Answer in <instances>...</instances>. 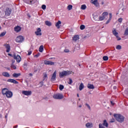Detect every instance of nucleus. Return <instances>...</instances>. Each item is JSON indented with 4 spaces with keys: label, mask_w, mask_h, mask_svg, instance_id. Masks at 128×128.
<instances>
[{
    "label": "nucleus",
    "mask_w": 128,
    "mask_h": 128,
    "mask_svg": "<svg viewBox=\"0 0 128 128\" xmlns=\"http://www.w3.org/2000/svg\"><path fill=\"white\" fill-rule=\"evenodd\" d=\"M114 116L118 122L122 123L124 122V116L120 114H114Z\"/></svg>",
    "instance_id": "obj_1"
},
{
    "label": "nucleus",
    "mask_w": 128,
    "mask_h": 128,
    "mask_svg": "<svg viewBox=\"0 0 128 128\" xmlns=\"http://www.w3.org/2000/svg\"><path fill=\"white\" fill-rule=\"evenodd\" d=\"M72 74V72L70 71H63L60 73L59 76L60 78H63V76H70Z\"/></svg>",
    "instance_id": "obj_2"
},
{
    "label": "nucleus",
    "mask_w": 128,
    "mask_h": 128,
    "mask_svg": "<svg viewBox=\"0 0 128 128\" xmlns=\"http://www.w3.org/2000/svg\"><path fill=\"white\" fill-rule=\"evenodd\" d=\"M112 34H114V36L116 37V38H117V40H122V38H120L118 36V32H116V29L114 28L112 30Z\"/></svg>",
    "instance_id": "obj_3"
},
{
    "label": "nucleus",
    "mask_w": 128,
    "mask_h": 128,
    "mask_svg": "<svg viewBox=\"0 0 128 128\" xmlns=\"http://www.w3.org/2000/svg\"><path fill=\"white\" fill-rule=\"evenodd\" d=\"M53 98L55 100H62V98H64V95H62V94L58 93L54 94L53 96Z\"/></svg>",
    "instance_id": "obj_4"
},
{
    "label": "nucleus",
    "mask_w": 128,
    "mask_h": 128,
    "mask_svg": "<svg viewBox=\"0 0 128 128\" xmlns=\"http://www.w3.org/2000/svg\"><path fill=\"white\" fill-rule=\"evenodd\" d=\"M4 14H5L6 16H10V14H12V9L10 8H6L4 10Z\"/></svg>",
    "instance_id": "obj_5"
},
{
    "label": "nucleus",
    "mask_w": 128,
    "mask_h": 128,
    "mask_svg": "<svg viewBox=\"0 0 128 128\" xmlns=\"http://www.w3.org/2000/svg\"><path fill=\"white\" fill-rule=\"evenodd\" d=\"M24 38V37L22 36H18L16 38V42H22Z\"/></svg>",
    "instance_id": "obj_6"
},
{
    "label": "nucleus",
    "mask_w": 128,
    "mask_h": 128,
    "mask_svg": "<svg viewBox=\"0 0 128 128\" xmlns=\"http://www.w3.org/2000/svg\"><path fill=\"white\" fill-rule=\"evenodd\" d=\"M44 64L48 66H54V62L52 61L44 60Z\"/></svg>",
    "instance_id": "obj_7"
},
{
    "label": "nucleus",
    "mask_w": 128,
    "mask_h": 128,
    "mask_svg": "<svg viewBox=\"0 0 128 128\" xmlns=\"http://www.w3.org/2000/svg\"><path fill=\"white\" fill-rule=\"evenodd\" d=\"M56 78V70H55L51 78V82H54Z\"/></svg>",
    "instance_id": "obj_8"
},
{
    "label": "nucleus",
    "mask_w": 128,
    "mask_h": 128,
    "mask_svg": "<svg viewBox=\"0 0 128 128\" xmlns=\"http://www.w3.org/2000/svg\"><path fill=\"white\" fill-rule=\"evenodd\" d=\"M35 34H36V36H42V30L40 28H37L35 32Z\"/></svg>",
    "instance_id": "obj_9"
},
{
    "label": "nucleus",
    "mask_w": 128,
    "mask_h": 128,
    "mask_svg": "<svg viewBox=\"0 0 128 128\" xmlns=\"http://www.w3.org/2000/svg\"><path fill=\"white\" fill-rule=\"evenodd\" d=\"M14 60H16V62H20V60H22V58H20V56L18 55H17L16 56L14 55Z\"/></svg>",
    "instance_id": "obj_10"
},
{
    "label": "nucleus",
    "mask_w": 128,
    "mask_h": 128,
    "mask_svg": "<svg viewBox=\"0 0 128 128\" xmlns=\"http://www.w3.org/2000/svg\"><path fill=\"white\" fill-rule=\"evenodd\" d=\"M4 46H5L6 48V52H10V46L8 44H4Z\"/></svg>",
    "instance_id": "obj_11"
},
{
    "label": "nucleus",
    "mask_w": 128,
    "mask_h": 128,
    "mask_svg": "<svg viewBox=\"0 0 128 128\" xmlns=\"http://www.w3.org/2000/svg\"><path fill=\"white\" fill-rule=\"evenodd\" d=\"M80 40V36L78 35H75L72 38L73 42H78Z\"/></svg>",
    "instance_id": "obj_12"
},
{
    "label": "nucleus",
    "mask_w": 128,
    "mask_h": 128,
    "mask_svg": "<svg viewBox=\"0 0 128 128\" xmlns=\"http://www.w3.org/2000/svg\"><path fill=\"white\" fill-rule=\"evenodd\" d=\"M22 94L25 96H30L32 94V91H22Z\"/></svg>",
    "instance_id": "obj_13"
},
{
    "label": "nucleus",
    "mask_w": 128,
    "mask_h": 128,
    "mask_svg": "<svg viewBox=\"0 0 128 128\" xmlns=\"http://www.w3.org/2000/svg\"><path fill=\"white\" fill-rule=\"evenodd\" d=\"M6 96L7 98H12V92L8 90L7 92L6 93Z\"/></svg>",
    "instance_id": "obj_14"
},
{
    "label": "nucleus",
    "mask_w": 128,
    "mask_h": 128,
    "mask_svg": "<svg viewBox=\"0 0 128 128\" xmlns=\"http://www.w3.org/2000/svg\"><path fill=\"white\" fill-rule=\"evenodd\" d=\"M8 82H12V84H18V82L14 80V79H8Z\"/></svg>",
    "instance_id": "obj_15"
},
{
    "label": "nucleus",
    "mask_w": 128,
    "mask_h": 128,
    "mask_svg": "<svg viewBox=\"0 0 128 128\" xmlns=\"http://www.w3.org/2000/svg\"><path fill=\"white\" fill-rule=\"evenodd\" d=\"M86 128H92L93 126V124L92 122H88L86 124Z\"/></svg>",
    "instance_id": "obj_16"
},
{
    "label": "nucleus",
    "mask_w": 128,
    "mask_h": 128,
    "mask_svg": "<svg viewBox=\"0 0 128 128\" xmlns=\"http://www.w3.org/2000/svg\"><path fill=\"white\" fill-rule=\"evenodd\" d=\"M92 4H94L96 6H98V0H91Z\"/></svg>",
    "instance_id": "obj_17"
},
{
    "label": "nucleus",
    "mask_w": 128,
    "mask_h": 128,
    "mask_svg": "<svg viewBox=\"0 0 128 128\" xmlns=\"http://www.w3.org/2000/svg\"><path fill=\"white\" fill-rule=\"evenodd\" d=\"M60 24H62V22L60 20H58L56 24V26L57 28H60Z\"/></svg>",
    "instance_id": "obj_18"
},
{
    "label": "nucleus",
    "mask_w": 128,
    "mask_h": 128,
    "mask_svg": "<svg viewBox=\"0 0 128 128\" xmlns=\"http://www.w3.org/2000/svg\"><path fill=\"white\" fill-rule=\"evenodd\" d=\"M8 88H4V89H2V94L4 96V94H6V93L8 92Z\"/></svg>",
    "instance_id": "obj_19"
},
{
    "label": "nucleus",
    "mask_w": 128,
    "mask_h": 128,
    "mask_svg": "<svg viewBox=\"0 0 128 128\" xmlns=\"http://www.w3.org/2000/svg\"><path fill=\"white\" fill-rule=\"evenodd\" d=\"M6 14L4 13V11L2 12L0 11V18H6Z\"/></svg>",
    "instance_id": "obj_20"
},
{
    "label": "nucleus",
    "mask_w": 128,
    "mask_h": 128,
    "mask_svg": "<svg viewBox=\"0 0 128 128\" xmlns=\"http://www.w3.org/2000/svg\"><path fill=\"white\" fill-rule=\"evenodd\" d=\"M87 88H90V90H94V86L92 84H88L87 86Z\"/></svg>",
    "instance_id": "obj_21"
},
{
    "label": "nucleus",
    "mask_w": 128,
    "mask_h": 128,
    "mask_svg": "<svg viewBox=\"0 0 128 128\" xmlns=\"http://www.w3.org/2000/svg\"><path fill=\"white\" fill-rule=\"evenodd\" d=\"M104 126H106V128L108 127V123L106 122V120H104L103 124H102Z\"/></svg>",
    "instance_id": "obj_22"
},
{
    "label": "nucleus",
    "mask_w": 128,
    "mask_h": 128,
    "mask_svg": "<svg viewBox=\"0 0 128 128\" xmlns=\"http://www.w3.org/2000/svg\"><path fill=\"white\" fill-rule=\"evenodd\" d=\"M20 30H21L20 27L19 26H17L14 28V30L17 32H20Z\"/></svg>",
    "instance_id": "obj_23"
},
{
    "label": "nucleus",
    "mask_w": 128,
    "mask_h": 128,
    "mask_svg": "<svg viewBox=\"0 0 128 128\" xmlns=\"http://www.w3.org/2000/svg\"><path fill=\"white\" fill-rule=\"evenodd\" d=\"M2 74L4 76H6V78H9L10 76V74L8 72H4Z\"/></svg>",
    "instance_id": "obj_24"
},
{
    "label": "nucleus",
    "mask_w": 128,
    "mask_h": 128,
    "mask_svg": "<svg viewBox=\"0 0 128 128\" xmlns=\"http://www.w3.org/2000/svg\"><path fill=\"white\" fill-rule=\"evenodd\" d=\"M20 76V73L16 74V73H14L12 74V76L14 78H18V76Z\"/></svg>",
    "instance_id": "obj_25"
},
{
    "label": "nucleus",
    "mask_w": 128,
    "mask_h": 128,
    "mask_svg": "<svg viewBox=\"0 0 128 128\" xmlns=\"http://www.w3.org/2000/svg\"><path fill=\"white\" fill-rule=\"evenodd\" d=\"M23 2H26V4H32V0H23Z\"/></svg>",
    "instance_id": "obj_26"
},
{
    "label": "nucleus",
    "mask_w": 128,
    "mask_h": 128,
    "mask_svg": "<svg viewBox=\"0 0 128 128\" xmlns=\"http://www.w3.org/2000/svg\"><path fill=\"white\" fill-rule=\"evenodd\" d=\"M93 20H95V21H98V15H94V16H93Z\"/></svg>",
    "instance_id": "obj_27"
},
{
    "label": "nucleus",
    "mask_w": 128,
    "mask_h": 128,
    "mask_svg": "<svg viewBox=\"0 0 128 128\" xmlns=\"http://www.w3.org/2000/svg\"><path fill=\"white\" fill-rule=\"evenodd\" d=\"M84 88V84L82 83H81L79 86V90H82Z\"/></svg>",
    "instance_id": "obj_28"
},
{
    "label": "nucleus",
    "mask_w": 128,
    "mask_h": 128,
    "mask_svg": "<svg viewBox=\"0 0 128 128\" xmlns=\"http://www.w3.org/2000/svg\"><path fill=\"white\" fill-rule=\"evenodd\" d=\"M40 52H44V46L42 45L40 46V47L39 48V50H38Z\"/></svg>",
    "instance_id": "obj_29"
},
{
    "label": "nucleus",
    "mask_w": 128,
    "mask_h": 128,
    "mask_svg": "<svg viewBox=\"0 0 128 128\" xmlns=\"http://www.w3.org/2000/svg\"><path fill=\"white\" fill-rule=\"evenodd\" d=\"M45 24L48 26H52V22H50V21H46Z\"/></svg>",
    "instance_id": "obj_30"
},
{
    "label": "nucleus",
    "mask_w": 128,
    "mask_h": 128,
    "mask_svg": "<svg viewBox=\"0 0 128 128\" xmlns=\"http://www.w3.org/2000/svg\"><path fill=\"white\" fill-rule=\"evenodd\" d=\"M102 16L103 17H104L106 18V16H108V12H104L102 13Z\"/></svg>",
    "instance_id": "obj_31"
},
{
    "label": "nucleus",
    "mask_w": 128,
    "mask_h": 128,
    "mask_svg": "<svg viewBox=\"0 0 128 128\" xmlns=\"http://www.w3.org/2000/svg\"><path fill=\"white\" fill-rule=\"evenodd\" d=\"M67 10H72V5L70 4L67 6Z\"/></svg>",
    "instance_id": "obj_32"
},
{
    "label": "nucleus",
    "mask_w": 128,
    "mask_h": 128,
    "mask_svg": "<svg viewBox=\"0 0 128 128\" xmlns=\"http://www.w3.org/2000/svg\"><path fill=\"white\" fill-rule=\"evenodd\" d=\"M124 36H128V28H127L124 32Z\"/></svg>",
    "instance_id": "obj_33"
},
{
    "label": "nucleus",
    "mask_w": 128,
    "mask_h": 128,
    "mask_svg": "<svg viewBox=\"0 0 128 128\" xmlns=\"http://www.w3.org/2000/svg\"><path fill=\"white\" fill-rule=\"evenodd\" d=\"M80 8L83 10H86V6L85 4L82 5Z\"/></svg>",
    "instance_id": "obj_34"
},
{
    "label": "nucleus",
    "mask_w": 128,
    "mask_h": 128,
    "mask_svg": "<svg viewBox=\"0 0 128 128\" xmlns=\"http://www.w3.org/2000/svg\"><path fill=\"white\" fill-rule=\"evenodd\" d=\"M86 28V26L84 25H81L80 26V30H84Z\"/></svg>",
    "instance_id": "obj_35"
},
{
    "label": "nucleus",
    "mask_w": 128,
    "mask_h": 128,
    "mask_svg": "<svg viewBox=\"0 0 128 128\" xmlns=\"http://www.w3.org/2000/svg\"><path fill=\"white\" fill-rule=\"evenodd\" d=\"M59 88L60 90H64V85L60 84L59 86Z\"/></svg>",
    "instance_id": "obj_36"
},
{
    "label": "nucleus",
    "mask_w": 128,
    "mask_h": 128,
    "mask_svg": "<svg viewBox=\"0 0 128 128\" xmlns=\"http://www.w3.org/2000/svg\"><path fill=\"white\" fill-rule=\"evenodd\" d=\"M104 17H103V16H100V17H98V20H104Z\"/></svg>",
    "instance_id": "obj_37"
},
{
    "label": "nucleus",
    "mask_w": 128,
    "mask_h": 128,
    "mask_svg": "<svg viewBox=\"0 0 128 128\" xmlns=\"http://www.w3.org/2000/svg\"><path fill=\"white\" fill-rule=\"evenodd\" d=\"M28 62H24V70H26V66H28Z\"/></svg>",
    "instance_id": "obj_38"
},
{
    "label": "nucleus",
    "mask_w": 128,
    "mask_h": 128,
    "mask_svg": "<svg viewBox=\"0 0 128 128\" xmlns=\"http://www.w3.org/2000/svg\"><path fill=\"white\" fill-rule=\"evenodd\" d=\"M6 32H2V33H1V34H0V36H6Z\"/></svg>",
    "instance_id": "obj_39"
},
{
    "label": "nucleus",
    "mask_w": 128,
    "mask_h": 128,
    "mask_svg": "<svg viewBox=\"0 0 128 128\" xmlns=\"http://www.w3.org/2000/svg\"><path fill=\"white\" fill-rule=\"evenodd\" d=\"M116 50H122V46L120 45H118L116 46Z\"/></svg>",
    "instance_id": "obj_40"
},
{
    "label": "nucleus",
    "mask_w": 128,
    "mask_h": 128,
    "mask_svg": "<svg viewBox=\"0 0 128 128\" xmlns=\"http://www.w3.org/2000/svg\"><path fill=\"white\" fill-rule=\"evenodd\" d=\"M104 60H108V56H104L103 57Z\"/></svg>",
    "instance_id": "obj_41"
},
{
    "label": "nucleus",
    "mask_w": 128,
    "mask_h": 128,
    "mask_svg": "<svg viewBox=\"0 0 128 128\" xmlns=\"http://www.w3.org/2000/svg\"><path fill=\"white\" fill-rule=\"evenodd\" d=\"M68 80L69 82H68V84H72V78H69Z\"/></svg>",
    "instance_id": "obj_42"
},
{
    "label": "nucleus",
    "mask_w": 128,
    "mask_h": 128,
    "mask_svg": "<svg viewBox=\"0 0 128 128\" xmlns=\"http://www.w3.org/2000/svg\"><path fill=\"white\" fill-rule=\"evenodd\" d=\"M11 68H14V70L16 69V66L14 65V64H12Z\"/></svg>",
    "instance_id": "obj_43"
},
{
    "label": "nucleus",
    "mask_w": 128,
    "mask_h": 128,
    "mask_svg": "<svg viewBox=\"0 0 128 128\" xmlns=\"http://www.w3.org/2000/svg\"><path fill=\"white\" fill-rule=\"evenodd\" d=\"M43 85H44V82H40V84H38L39 88H42V86Z\"/></svg>",
    "instance_id": "obj_44"
},
{
    "label": "nucleus",
    "mask_w": 128,
    "mask_h": 128,
    "mask_svg": "<svg viewBox=\"0 0 128 128\" xmlns=\"http://www.w3.org/2000/svg\"><path fill=\"white\" fill-rule=\"evenodd\" d=\"M118 22H120V24H122V18H120L118 19Z\"/></svg>",
    "instance_id": "obj_45"
},
{
    "label": "nucleus",
    "mask_w": 128,
    "mask_h": 128,
    "mask_svg": "<svg viewBox=\"0 0 128 128\" xmlns=\"http://www.w3.org/2000/svg\"><path fill=\"white\" fill-rule=\"evenodd\" d=\"M42 8L43 10H46V5L43 4L42 6Z\"/></svg>",
    "instance_id": "obj_46"
},
{
    "label": "nucleus",
    "mask_w": 128,
    "mask_h": 128,
    "mask_svg": "<svg viewBox=\"0 0 128 128\" xmlns=\"http://www.w3.org/2000/svg\"><path fill=\"white\" fill-rule=\"evenodd\" d=\"M40 54L38 53L37 54L35 55L34 56V58H38L40 56Z\"/></svg>",
    "instance_id": "obj_47"
},
{
    "label": "nucleus",
    "mask_w": 128,
    "mask_h": 128,
    "mask_svg": "<svg viewBox=\"0 0 128 128\" xmlns=\"http://www.w3.org/2000/svg\"><path fill=\"white\" fill-rule=\"evenodd\" d=\"M86 106L88 108L89 110H90V105H89L88 104H86Z\"/></svg>",
    "instance_id": "obj_48"
},
{
    "label": "nucleus",
    "mask_w": 128,
    "mask_h": 128,
    "mask_svg": "<svg viewBox=\"0 0 128 128\" xmlns=\"http://www.w3.org/2000/svg\"><path fill=\"white\" fill-rule=\"evenodd\" d=\"M64 52H70V50L66 49L64 50Z\"/></svg>",
    "instance_id": "obj_49"
},
{
    "label": "nucleus",
    "mask_w": 128,
    "mask_h": 128,
    "mask_svg": "<svg viewBox=\"0 0 128 128\" xmlns=\"http://www.w3.org/2000/svg\"><path fill=\"white\" fill-rule=\"evenodd\" d=\"M109 16H110L109 20H112V13H110Z\"/></svg>",
    "instance_id": "obj_50"
},
{
    "label": "nucleus",
    "mask_w": 128,
    "mask_h": 128,
    "mask_svg": "<svg viewBox=\"0 0 128 128\" xmlns=\"http://www.w3.org/2000/svg\"><path fill=\"white\" fill-rule=\"evenodd\" d=\"M110 20H112L110 19H108L107 22H106V24H108L110 23Z\"/></svg>",
    "instance_id": "obj_51"
},
{
    "label": "nucleus",
    "mask_w": 128,
    "mask_h": 128,
    "mask_svg": "<svg viewBox=\"0 0 128 128\" xmlns=\"http://www.w3.org/2000/svg\"><path fill=\"white\" fill-rule=\"evenodd\" d=\"M90 38V35L88 34L84 36V38Z\"/></svg>",
    "instance_id": "obj_52"
},
{
    "label": "nucleus",
    "mask_w": 128,
    "mask_h": 128,
    "mask_svg": "<svg viewBox=\"0 0 128 128\" xmlns=\"http://www.w3.org/2000/svg\"><path fill=\"white\" fill-rule=\"evenodd\" d=\"M32 51H28V56H30L32 54Z\"/></svg>",
    "instance_id": "obj_53"
},
{
    "label": "nucleus",
    "mask_w": 128,
    "mask_h": 128,
    "mask_svg": "<svg viewBox=\"0 0 128 128\" xmlns=\"http://www.w3.org/2000/svg\"><path fill=\"white\" fill-rule=\"evenodd\" d=\"M110 104L112 106H114V102H112V101L110 102Z\"/></svg>",
    "instance_id": "obj_54"
},
{
    "label": "nucleus",
    "mask_w": 128,
    "mask_h": 128,
    "mask_svg": "<svg viewBox=\"0 0 128 128\" xmlns=\"http://www.w3.org/2000/svg\"><path fill=\"white\" fill-rule=\"evenodd\" d=\"M54 40V38L53 37H52V38L50 39V40Z\"/></svg>",
    "instance_id": "obj_55"
},
{
    "label": "nucleus",
    "mask_w": 128,
    "mask_h": 128,
    "mask_svg": "<svg viewBox=\"0 0 128 128\" xmlns=\"http://www.w3.org/2000/svg\"><path fill=\"white\" fill-rule=\"evenodd\" d=\"M110 122H114V119H113L112 121H110Z\"/></svg>",
    "instance_id": "obj_56"
},
{
    "label": "nucleus",
    "mask_w": 128,
    "mask_h": 128,
    "mask_svg": "<svg viewBox=\"0 0 128 128\" xmlns=\"http://www.w3.org/2000/svg\"><path fill=\"white\" fill-rule=\"evenodd\" d=\"M8 56H12V55L10 54H8Z\"/></svg>",
    "instance_id": "obj_57"
},
{
    "label": "nucleus",
    "mask_w": 128,
    "mask_h": 128,
    "mask_svg": "<svg viewBox=\"0 0 128 128\" xmlns=\"http://www.w3.org/2000/svg\"><path fill=\"white\" fill-rule=\"evenodd\" d=\"M14 60H12V64H14Z\"/></svg>",
    "instance_id": "obj_58"
},
{
    "label": "nucleus",
    "mask_w": 128,
    "mask_h": 128,
    "mask_svg": "<svg viewBox=\"0 0 128 128\" xmlns=\"http://www.w3.org/2000/svg\"><path fill=\"white\" fill-rule=\"evenodd\" d=\"M29 76H32V73H30V74H29Z\"/></svg>",
    "instance_id": "obj_59"
},
{
    "label": "nucleus",
    "mask_w": 128,
    "mask_h": 128,
    "mask_svg": "<svg viewBox=\"0 0 128 128\" xmlns=\"http://www.w3.org/2000/svg\"><path fill=\"white\" fill-rule=\"evenodd\" d=\"M48 76L46 75V74L44 76V78H46Z\"/></svg>",
    "instance_id": "obj_60"
},
{
    "label": "nucleus",
    "mask_w": 128,
    "mask_h": 128,
    "mask_svg": "<svg viewBox=\"0 0 128 128\" xmlns=\"http://www.w3.org/2000/svg\"><path fill=\"white\" fill-rule=\"evenodd\" d=\"M114 90H116V86H114Z\"/></svg>",
    "instance_id": "obj_61"
},
{
    "label": "nucleus",
    "mask_w": 128,
    "mask_h": 128,
    "mask_svg": "<svg viewBox=\"0 0 128 128\" xmlns=\"http://www.w3.org/2000/svg\"><path fill=\"white\" fill-rule=\"evenodd\" d=\"M18 128V126H14V128Z\"/></svg>",
    "instance_id": "obj_62"
},
{
    "label": "nucleus",
    "mask_w": 128,
    "mask_h": 128,
    "mask_svg": "<svg viewBox=\"0 0 128 128\" xmlns=\"http://www.w3.org/2000/svg\"><path fill=\"white\" fill-rule=\"evenodd\" d=\"M2 114H0V118H2Z\"/></svg>",
    "instance_id": "obj_63"
},
{
    "label": "nucleus",
    "mask_w": 128,
    "mask_h": 128,
    "mask_svg": "<svg viewBox=\"0 0 128 128\" xmlns=\"http://www.w3.org/2000/svg\"><path fill=\"white\" fill-rule=\"evenodd\" d=\"M78 108H82V105H79Z\"/></svg>",
    "instance_id": "obj_64"
}]
</instances>
